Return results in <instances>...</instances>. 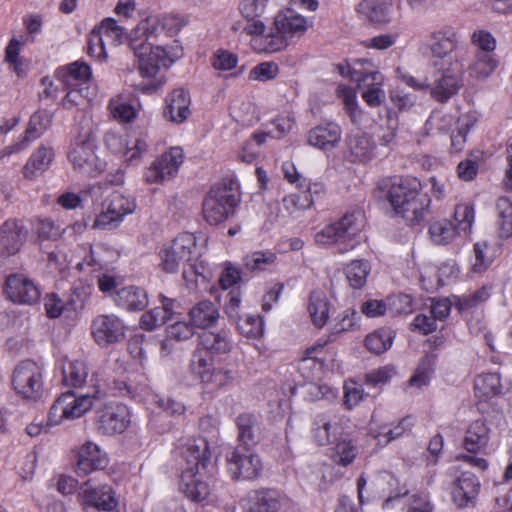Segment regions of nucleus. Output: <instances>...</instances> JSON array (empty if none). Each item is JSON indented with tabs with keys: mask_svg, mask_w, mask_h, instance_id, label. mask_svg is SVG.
Masks as SVG:
<instances>
[{
	"mask_svg": "<svg viewBox=\"0 0 512 512\" xmlns=\"http://www.w3.org/2000/svg\"><path fill=\"white\" fill-rule=\"evenodd\" d=\"M186 465L180 479V490L193 502H208L213 488L203 471L210 462V450L205 437L189 438L178 447Z\"/></svg>",
	"mask_w": 512,
	"mask_h": 512,
	"instance_id": "f257e3e1",
	"label": "nucleus"
},
{
	"mask_svg": "<svg viewBox=\"0 0 512 512\" xmlns=\"http://www.w3.org/2000/svg\"><path fill=\"white\" fill-rule=\"evenodd\" d=\"M379 188L396 216L410 225L425 219L431 200L427 194L422 193V184L417 178L394 177L383 181Z\"/></svg>",
	"mask_w": 512,
	"mask_h": 512,
	"instance_id": "f03ea898",
	"label": "nucleus"
},
{
	"mask_svg": "<svg viewBox=\"0 0 512 512\" xmlns=\"http://www.w3.org/2000/svg\"><path fill=\"white\" fill-rule=\"evenodd\" d=\"M310 27V22L292 9L279 11L269 29L261 35L264 50L269 53L286 48L294 38H299Z\"/></svg>",
	"mask_w": 512,
	"mask_h": 512,
	"instance_id": "7ed1b4c3",
	"label": "nucleus"
},
{
	"mask_svg": "<svg viewBox=\"0 0 512 512\" xmlns=\"http://www.w3.org/2000/svg\"><path fill=\"white\" fill-rule=\"evenodd\" d=\"M363 228L361 213H349L339 221L324 226L314 235L315 243L321 246L338 245L340 253L352 250L357 245L356 237Z\"/></svg>",
	"mask_w": 512,
	"mask_h": 512,
	"instance_id": "20e7f679",
	"label": "nucleus"
},
{
	"mask_svg": "<svg viewBox=\"0 0 512 512\" xmlns=\"http://www.w3.org/2000/svg\"><path fill=\"white\" fill-rule=\"evenodd\" d=\"M156 41L136 34L135 29L130 33L129 45L138 60L139 70L143 77L155 78L161 67H168L173 62L167 49L157 45Z\"/></svg>",
	"mask_w": 512,
	"mask_h": 512,
	"instance_id": "39448f33",
	"label": "nucleus"
},
{
	"mask_svg": "<svg viewBox=\"0 0 512 512\" xmlns=\"http://www.w3.org/2000/svg\"><path fill=\"white\" fill-rule=\"evenodd\" d=\"M199 255L196 237L191 233L178 235L171 243L164 245L159 251V267L166 273H176L180 266L194 268L192 261ZM188 271L183 269V277Z\"/></svg>",
	"mask_w": 512,
	"mask_h": 512,
	"instance_id": "423d86ee",
	"label": "nucleus"
},
{
	"mask_svg": "<svg viewBox=\"0 0 512 512\" xmlns=\"http://www.w3.org/2000/svg\"><path fill=\"white\" fill-rule=\"evenodd\" d=\"M96 151L95 137L87 123L71 143L68 159L75 170L86 175H95L105 168V162L98 157Z\"/></svg>",
	"mask_w": 512,
	"mask_h": 512,
	"instance_id": "0eeeda50",
	"label": "nucleus"
},
{
	"mask_svg": "<svg viewBox=\"0 0 512 512\" xmlns=\"http://www.w3.org/2000/svg\"><path fill=\"white\" fill-rule=\"evenodd\" d=\"M239 201L236 183L232 180L215 184L203 202V215L210 224L225 221Z\"/></svg>",
	"mask_w": 512,
	"mask_h": 512,
	"instance_id": "6e6552de",
	"label": "nucleus"
},
{
	"mask_svg": "<svg viewBox=\"0 0 512 512\" xmlns=\"http://www.w3.org/2000/svg\"><path fill=\"white\" fill-rule=\"evenodd\" d=\"M12 385L22 398L40 400L44 394L43 368L32 360L20 362L13 370Z\"/></svg>",
	"mask_w": 512,
	"mask_h": 512,
	"instance_id": "1a4fd4ad",
	"label": "nucleus"
},
{
	"mask_svg": "<svg viewBox=\"0 0 512 512\" xmlns=\"http://www.w3.org/2000/svg\"><path fill=\"white\" fill-rule=\"evenodd\" d=\"M96 400V395H76L70 391L61 394L50 408L49 424L57 425L63 420H73L81 417L95 406Z\"/></svg>",
	"mask_w": 512,
	"mask_h": 512,
	"instance_id": "9d476101",
	"label": "nucleus"
},
{
	"mask_svg": "<svg viewBox=\"0 0 512 512\" xmlns=\"http://www.w3.org/2000/svg\"><path fill=\"white\" fill-rule=\"evenodd\" d=\"M135 208L134 198L115 192L103 204L102 211L94 221V227L99 229L116 228L125 216L134 212Z\"/></svg>",
	"mask_w": 512,
	"mask_h": 512,
	"instance_id": "9b49d317",
	"label": "nucleus"
},
{
	"mask_svg": "<svg viewBox=\"0 0 512 512\" xmlns=\"http://www.w3.org/2000/svg\"><path fill=\"white\" fill-rule=\"evenodd\" d=\"M242 503L247 512H292L294 508L291 499L272 489L251 491Z\"/></svg>",
	"mask_w": 512,
	"mask_h": 512,
	"instance_id": "f8f14e48",
	"label": "nucleus"
},
{
	"mask_svg": "<svg viewBox=\"0 0 512 512\" xmlns=\"http://www.w3.org/2000/svg\"><path fill=\"white\" fill-rule=\"evenodd\" d=\"M227 466L235 479L253 480L262 471V463L257 454L249 447L239 445L227 455Z\"/></svg>",
	"mask_w": 512,
	"mask_h": 512,
	"instance_id": "ddd939ff",
	"label": "nucleus"
},
{
	"mask_svg": "<svg viewBox=\"0 0 512 512\" xmlns=\"http://www.w3.org/2000/svg\"><path fill=\"white\" fill-rule=\"evenodd\" d=\"M183 160L184 154L182 148H170L147 168L144 173L145 182L148 184H161L174 178Z\"/></svg>",
	"mask_w": 512,
	"mask_h": 512,
	"instance_id": "4468645a",
	"label": "nucleus"
},
{
	"mask_svg": "<svg viewBox=\"0 0 512 512\" xmlns=\"http://www.w3.org/2000/svg\"><path fill=\"white\" fill-rule=\"evenodd\" d=\"M130 423V412L126 405L110 402L96 411V429L104 435H114L126 430Z\"/></svg>",
	"mask_w": 512,
	"mask_h": 512,
	"instance_id": "2eb2a0df",
	"label": "nucleus"
},
{
	"mask_svg": "<svg viewBox=\"0 0 512 512\" xmlns=\"http://www.w3.org/2000/svg\"><path fill=\"white\" fill-rule=\"evenodd\" d=\"M187 22V18L180 14L150 15L141 20L134 29L136 34L145 36L146 39L157 40L163 31L171 35L178 33Z\"/></svg>",
	"mask_w": 512,
	"mask_h": 512,
	"instance_id": "dca6fc26",
	"label": "nucleus"
},
{
	"mask_svg": "<svg viewBox=\"0 0 512 512\" xmlns=\"http://www.w3.org/2000/svg\"><path fill=\"white\" fill-rule=\"evenodd\" d=\"M78 500L83 509L94 508L99 511H112L117 500L109 485L95 486L92 480L83 483L78 492Z\"/></svg>",
	"mask_w": 512,
	"mask_h": 512,
	"instance_id": "f3484780",
	"label": "nucleus"
},
{
	"mask_svg": "<svg viewBox=\"0 0 512 512\" xmlns=\"http://www.w3.org/2000/svg\"><path fill=\"white\" fill-rule=\"evenodd\" d=\"M91 334L98 345L106 347L124 339L125 325L114 314L98 315L92 320Z\"/></svg>",
	"mask_w": 512,
	"mask_h": 512,
	"instance_id": "a211bd4d",
	"label": "nucleus"
},
{
	"mask_svg": "<svg viewBox=\"0 0 512 512\" xmlns=\"http://www.w3.org/2000/svg\"><path fill=\"white\" fill-rule=\"evenodd\" d=\"M269 0H242L239 4V11L245 19V23L233 25V30H242L249 36H260L266 31V25L261 20L266 11Z\"/></svg>",
	"mask_w": 512,
	"mask_h": 512,
	"instance_id": "6ab92c4d",
	"label": "nucleus"
},
{
	"mask_svg": "<svg viewBox=\"0 0 512 512\" xmlns=\"http://www.w3.org/2000/svg\"><path fill=\"white\" fill-rule=\"evenodd\" d=\"M4 292L10 301L24 305L37 303L41 295L37 285L23 274L8 276L5 281Z\"/></svg>",
	"mask_w": 512,
	"mask_h": 512,
	"instance_id": "aec40b11",
	"label": "nucleus"
},
{
	"mask_svg": "<svg viewBox=\"0 0 512 512\" xmlns=\"http://www.w3.org/2000/svg\"><path fill=\"white\" fill-rule=\"evenodd\" d=\"M463 448L473 454H488L493 450L491 429L485 419L478 418L468 424L463 438Z\"/></svg>",
	"mask_w": 512,
	"mask_h": 512,
	"instance_id": "412c9836",
	"label": "nucleus"
},
{
	"mask_svg": "<svg viewBox=\"0 0 512 512\" xmlns=\"http://www.w3.org/2000/svg\"><path fill=\"white\" fill-rule=\"evenodd\" d=\"M108 462L106 452L98 444L86 441L77 450L76 473L80 476H86L93 471L104 469Z\"/></svg>",
	"mask_w": 512,
	"mask_h": 512,
	"instance_id": "4be33fe9",
	"label": "nucleus"
},
{
	"mask_svg": "<svg viewBox=\"0 0 512 512\" xmlns=\"http://www.w3.org/2000/svg\"><path fill=\"white\" fill-rule=\"evenodd\" d=\"M340 417L332 412L315 416L312 426V438L319 446L334 443L342 431Z\"/></svg>",
	"mask_w": 512,
	"mask_h": 512,
	"instance_id": "5701e85b",
	"label": "nucleus"
},
{
	"mask_svg": "<svg viewBox=\"0 0 512 512\" xmlns=\"http://www.w3.org/2000/svg\"><path fill=\"white\" fill-rule=\"evenodd\" d=\"M457 43V30L452 26L445 25L434 29L430 33L427 48L432 57L443 59L455 49Z\"/></svg>",
	"mask_w": 512,
	"mask_h": 512,
	"instance_id": "b1692460",
	"label": "nucleus"
},
{
	"mask_svg": "<svg viewBox=\"0 0 512 512\" xmlns=\"http://www.w3.org/2000/svg\"><path fill=\"white\" fill-rule=\"evenodd\" d=\"M198 341V346L215 358L227 355L233 349L232 334L226 328L217 331H203L199 335Z\"/></svg>",
	"mask_w": 512,
	"mask_h": 512,
	"instance_id": "393cba45",
	"label": "nucleus"
},
{
	"mask_svg": "<svg viewBox=\"0 0 512 512\" xmlns=\"http://www.w3.org/2000/svg\"><path fill=\"white\" fill-rule=\"evenodd\" d=\"M26 239L23 225L17 220H7L0 227V257L16 254Z\"/></svg>",
	"mask_w": 512,
	"mask_h": 512,
	"instance_id": "a878e982",
	"label": "nucleus"
},
{
	"mask_svg": "<svg viewBox=\"0 0 512 512\" xmlns=\"http://www.w3.org/2000/svg\"><path fill=\"white\" fill-rule=\"evenodd\" d=\"M479 489V479L471 472H463L452 483V500L457 506L465 507L477 497Z\"/></svg>",
	"mask_w": 512,
	"mask_h": 512,
	"instance_id": "bb28decb",
	"label": "nucleus"
},
{
	"mask_svg": "<svg viewBox=\"0 0 512 512\" xmlns=\"http://www.w3.org/2000/svg\"><path fill=\"white\" fill-rule=\"evenodd\" d=\"M462 86L461 69L448 68L429 87L431 96L439 102H446L456 95Z\"/></svg>",
	"mask_w": 512,
	"mask_h": 512,
	"instance_id": "cd10ccee",
	"label": "nucleus"
},
{
	"mask_svg": "<svg viewBox=\"0 0 512 512\" xmlns=\"http://www.w3.org/2000/svg\"><path fill=\"white\" fill-rule=\"evenodd\" d=\"M113 301L119 308L138 312L144 310L149 303L147 292L138 286L130 285L117 290L113 294Z\"/></svg>",
	"mask_w": 512,
	"mask_h": 512,
	"instance_id": "c85d7f7f",
	"label": "nucleus"
},
{
	"mask_svg": "<svg viewBox=\"0 0 512 512\" xmlns=\"http://www.w3.org/2000/svg\"><path fill=\"white\" fill-rule=\"evenodd\" d=\"M105 142L110 149L115 153L122 154L127 161H133L141 157L148 148V144L144 139H129L127 135L118 136L116 134H110L106 136Z\"/></svg>",
	"mask_w": 512,
	"mask_h": 512,
	"instance_id": "c756f323",
	"label": "nucleus"
},
{
	"mask_svg": "<svg viewBox=\"0 0 512 512\" xmlns=\"http://www.w3.org/2000/svg\"><path fill=\"white\" fill-rule=\"evenodd\" d=\"M342 130L336 123L330 122L312 128L307 134L308 143L318 149L328 151L335 148L341 140Z\"/></svg>",
	"mask_w": 512,
	"mask_h": 512,
	"instance_id": "7c9ffc66",
	"label": "nucleus"
},
{
	"mask_svg": "<svg viewBox=\"0 0 512 512\" xmlns=\"http://www.w3.org/2000/svg\"><path fill=\"white\" fill-rule=\"evenodd\" d=\"M190 103V96L184 89L174 90L166 98L165 118L178 124L184 122L190 114Z\"/></svg>",
	"mask_w": 512,
	"mask_h": 512,
	"instance_id": "2f4dec72",
	"label": "nucleus"
},
{
	"mask_svg": "<svg viewBox=\"0 0 512 512\" xmlns=\"http://www.w3.org/2000/svg\"><path fill=\"white\" fill-rule=\"evenodd\" d=\"M53 158L54 152L51 147L39 146L24 165L23 176L28 180L37 179L49 168Z\"/></svg>",
	"mask_w": 512,
	"mask_h": 512,
	"instance_id": "473e14b6",
	"label": "nucleus"
},
{
	"mask_svg": "<svg viewBox=\"0 0 512 512\" xmlns=\"http://www.w3.org/2000/svg\"><path fill=\"white\" fill-rule=\"evenodd\" d=\"M188 316L195 329L206 330L218 322L220 314L214 303L203 300L190 309Z\"/></svg>",
	"mask_w": 512,
	"mask_h": 512,
	"instance_id": "72a5a7b5",
	"label": "nucleus"
},
{
	"mask_svg": "<svg viewBox=\"0 0 512 512\" xmlns=\"http://www.w3.org/2000/svg\"><path fill=\"white\" fill-rule=\"evenodd\" d=\"M349 157L353 162L366 163L374 157L375 143L362 132L351 134L347 139Z\"/></svg>",
	"mask_w": 512,
	"mask_h": 512,
	"instance_id": "f704fd0d",
	"label": "nucleus"
},
{
	"mask_svg": "<svg viewBox=\"0 0 512 512\" xmlns=\"http://www.w3.org/2000/svg\"><path fill=\"white\" fill-rule=\"evenodd\" d=\"M341 74L349 76L363 91L382 85L384 80L382 74L378 71L366 69L362 61H357L352 67L341 68Z\"/></svg>",
	"mask_w": 512,
	"mask_h": 512,
	"instance_id": "c9c22d12",
	"label": "nucleus"
},
{
	"mask_svg": "<svg viewBox=\"0 0 512 512\" xmlns=\"http://www.w3.org/2000/svg\"><path fill=\"white\" fill-rule=\"evenodd\" d=\"M413 425L414 421L412 417L403 418L394 426L390 424L376 426L374 421H372L369 432L379 444L386 445L390 441L402 436L406 431L410 430Z\"/></svg>",
	"mask_w": 512,
	"mask_h": 512,
	"instance_id": "e433bc0d",
	"label": "nucleus"
},
{
	"mask_svg": "<svg viewBox=\"0 0 512 512\" xmlns=\"http://www.w3.org/2000/svg\"><path fill=\"white\" fill-rule=\"evenodd\" d=\"M307 309L311 321L316 327L321 328L326 324L329 318L330 303L323 292L313 291L310 294Z\"/></svg>",
	"mask_w": 512,
	"mask_h": 512,
	"instance_id": "4c0bfd02",
	"label": "nucleus"
},
{
	"mask_svg": "<svg viewBox=\"0 0 512 512\" xmlns=\"http://www.w3.org/2000/svg\"><path fill=\"white\" fill-rule=\"evenodd\" d=\"M357 12L374 23L389 21L390 4L386 0H363L356 8Z\"/></svg>",
	"mask_w": 512,
	"mask_h": 512,
	"instance_id": "58836bf2",
	"label": "nucleus"
},
{
	"mask_svg": "<svg viewBox=\"0 0 512 512\" xmlns=\"http://www.w3.org/2000/svg\"><path fill=\"white\" fill-rule=\"evenodd\" d=\"M215 357L197 345L190 360V369L193 375L204 383L211 377V370L214 368Z\"/></svg>",
	"mask_w": 512,
	"mask_h": 512,
	"instance_id": "ea45409f",
	"label": "nucleus"
},
{
	"mask_svg": "<svg viewBox=\"0 0 512 512\" xmlns=\"http://www.w3.org/2000/svg\"><path fill=\"white\" fill-rule=\"evenodd\" d=\"M428 232L434 244L447 245L455 240L459 230L454 223L447 219H442L433 221L429 226Z\"/></svg>",
	"mask_w": 512,
	"mask_h": 512,
	"instance_id": "a19ab883",
	"label": "nucleus"
},
{
	"mask_svg": "<svg viewBox=\"0 0 512 512\" xmlns=\"http://www.w3.org/2000/svg\"><path fill=\"white\" fill-rule=\"evenodd\" d=\"M238 440L244 447L254 445L259 441L257 418L251 414H241L237 418Z\"/></svg>",
	"mask_w": 512,
	"mask_h": 512,
	"instance_id": "79ce46f5",
	"label": "nucleus"
},
{
	"mask_svg": "<svg viewBox=\"0 0 512 512\" xmlns=\"http://www.w3.org/2000/svg\"><path fill=\"white\" fill-rule=\"evenodd\" d=\"M394 338V331L389 328H381L368 334L364 344L369 352L380 355L391 348Z\"/></svg>",
	"mask_w": 512,
	"mask_h": 512,
	"instance_id": "37998d69",
	"label": "nucleus"
},
{
	"mask_svg": "<svg viewBox=\"0 0 512 512\" xmlns=\"http://www.w3.org/2000/svg\"><path fill=\"white\" fill-rule=\"evenodd\" d=\"M370 271L371 265L366 260H353L344 269L346 279L354 289H361L366 285Z\"/></svg>",
	"mask_w": 512,
	"mask_h": 512,
	"instance_id": "c03bdc74",
	"label": "nucleus"
},
{
	"mask_svg": "<svg viewBox=\"0 0 512 512\" xmlns=\"http://www.w3.org/2000/svg\"><path fill=\"white\" fill-rule=\"evenodd\" d=\"M63 383L66 386H81L88 376V369L80 360L66 361L62 367Z\"/></svg>",
	"mask_w": 512,
	"mask_h": 512,
	"instance_id": "a18cd8bd",
	"label": "nucleus"
},
{
	"mask_svg": "<svg viewBox=\"0 0 512 512\" xmlns=\"http://www.w3.org/2000/svg\"><path fill=\"white\" fill-rule=\"evenodd\" d=\"M474 389L479 397L489 398L498 395L502 389L500 375L487 373L478 376L474 382Z\"/></svg>",
	"mask_w": 512,
	"mask_h": 512,
	"instance_id": "49530a36",
	"label": "nucleus"
},
{
	"mask_svg": "<svg viewBox=\"0 0 512 512\" xmlns=\"http://www.w3.org/2000/svg\"><path fill=\"white\" fill-rule=\"evenodd\" d=\"M435 357L425 355L419 362L414 374L410 377L408 384L410 387L420 389L429 384L434 373Z\"/></svg>",
	"mask_w": 512,
	"mask_h": 512,
	"instance_id": "de8ad7c7",
	"label": "nucleus"
},
{
	"mask_svg": "<svg viewBox=\"0 0 512 512\" xmlns=\"http://www.w3.org/2000/svg\"><path fill=\"white\" fill-rule=\"evenodd\" d=\"M67 93L62 100V105L66 109L75 106H85L90 101V88L88 83H77L73 86H67Z\"/></svg>",
	"mask_w": 512,
	"mask_h": 512,
	"instance_id": "09e8293b",
	"label": "nucleus"
},
{
	"mask_svg": "<svg viewBox=\"0 0 512 512\" xmlns=\"http://www.w3.org/2000/svg\"><path fill=\"white\" fill-rule=\"evenodd\" d=\"M334 443L335 445L332 448L331 454L333 461L343 466L351 464L358 454L357 447L352 443L351 440L347 439H337Z\"/></svg>",
	"mask_w": 512,
	"mask_h": 512,
	"instance_id": "8fccbe9b",
	"label": "nucleus"
},
{
	"mask_svg": "<svg viewBox=\"0 0 512 512\" xmlns=\"http://www.w3.org/2000/svg\"><path fill=\"white\" fill-rule=\"evenodd\" d=\"M496 68V61L488 53H477L468 68L469 75L476 79L488 77Z\"/></svg>",
	"mask_w": 512,
	"mask_h": 512,
	"instance_id": "3c124183",
	"label": "nucleus"
},
{
	"mask_svg": "<svg viewBox=\"0 0 512 512\" xmlns=\"http://www.w3.org/2000/svg\"><path fill=\"white\" fill-rule=\"evenodd\" d=\"M499 233L502 238L512 235V204L507 198H501L496 205Z\"/></svg>",
	"mask_w": 512,
	"mask_h": 512,
	"instance_id": "603ef678",
	"label": "nucleus"
},
{
	"mask_svg": "<svg viewBox=\"0 0 512 512\" xmlns=\"http://www.w3.org/2000/svg\"><path fill=\"white\" fill-rule=\"evenodd\" d=\"M456 122V114L447 111H434L426 122V128L430 132H448Z\"/></svg>",
	"mask_w": 512,
	"mask_h": 512,
	"instance_id": "864d4df0",
	"label": "nucleus"
},
{
	"mask_svg": "<svg viewBox=\"0 0 512 512\" xmlns=\"http://www.w3.org/2000/svg\"><path fill=\"white\" fill-rule=\"evenodd\" d=\"M493 258V248L487 242H477L474 245L473 271L477 273L485 271L491 265Z\"/></svg>",
	"mask_w": 512,
	"mask_h": 512,
	"instance_id": "5fc2aeb1",
	"label": "nucleus"
},
{
	"mask_svg": "<svg viewBox=\"0 0 512 512\" xmlns=\"http://www.w3.org/2000/svg\"><path fill=\"white\" fill-rule=\"evenodd\" d=\"M97 30L101 33L103 39L113 46L121 44L125 38L124 28L119 26L112 18L103 20Z\"/></svg>",
	"mask_w": 512,
	"mask_h": 512,
	"instance_id": "6e6d98bb",
	"label": "nucleus"
},
{
	"mask_svg": "<svg viewBox=\"0 0 512 512\" xmlns=\"http://www.w3.org/2000/svg\"><path fill=\"white\" fill-rule=\"evenodd\" d=\"M112 116L122 122H131L137 115L136 108L121 98H113L109 102Z\"/></svg>",
	"mask_w": 512,
	"mask_h": 512,
	"instance_id": "4d7b16f0",
	"label": "nucleus"
},
{
	"mask_svg": "<svg viewBox=\"0 0 512 512\" xmlns=\"http://www.w3.org/2000/svg\"><path fill=\"white\" fill-rule=\"evenodd\" d=\"M313 199L307 193H291L283 198V207L291 215L310 208Z\"/></svg>",
	"mask_w": 512,
	"mask_h": 512,
	"instance_id": "13d9d810",
	"label": "nucleus"
},
{
	"mask_svg": "<svg viewBox=\"0 0 512 512\" xmlns=\"http://www.w3.org/2000/svg\"><path fill=\"white\" fill-rule=\"evenodd\" d=\"M91 76L90 67L82 62H74L67 66L65 75L66 86H73L77 83H87Z\"/></svg>",
	"mask_w": 512,
	"mask_h": 512,
	"instance_id": "bf43d9fd",
	"label": "nucleus"
},
{
	"mask_svg": "<svg viewBox=\"0 0 512 512\" xmlns=\"http://www.w3.org/2000/svg\"><path fill=\"white\" fill-rule=\"evenodd\" d=\"M275 254L257 251L244 257V264L251 271H263L274 263Z\"/></svg>",
	"mask_w": 512,
	"mask_h": 512,
	"instance_id": "052dcab7",
	"label": "nucleus"
},
{
	"mask_svg": "<svg viewBox=\"0 0 512 512\" xmlns=\"http://www.w3.org/2000/svg\"><path fill=\"white\" fill-rule=\"evenodd\" d=\"M236 321L239 332L246 337H258L263 332V323L258 315H246Z\"/></svg>",
	"mask_w": 512,
	"mask_h": 512,
	"instance_id": "680f3d73",
	"label": "nucleus"
},
{
	"mask_svg": "<svg viewBox=\"0 0 512 512\" xmlns=\"http://www.w3.org/2000/svg\"><path fill=\"white\" fill-rule=\"evenodd\" d=\"M454 221L459 231H469L474 221L473 207L467 204L457 205L454 210Z\"/></svg>",
	"mask_w": 512,
	"mask_h": 512,
	"instance_id": "e2e57ef3",
	"label": "nucleus"
},
{
	"mask_svg": "<svg viewBox=\"0 0 512 512\" xmlns=\"http://www.w3.org/2000/svg\"><path fill=\"white\" fill-rule=\"evenodd\" d=\"M279 73V67L274 62H263L251 69L249 79L253 81H269L274 79Z\"/></svg>",
	"mask_w": 512,
	"mask_h": 512,
	"instance_id": "0e129e2a",
	"label": "nucleus"
},
{
	"mask_svg": "<svg viewBox=\"0 0 512 512\" xmlns=\"http://www.w3.org/2000/svg\"><path fill=\"white\" fill-rule=\"evenodd\" d=\"M166 321L168 320L165 316V311L160 309V307H155L142 314L140 318V325L141 328L147 331H152L162 326Z\"/></svg>",
	"mask_w": 512,
	"mask_h": 512,
	"instance_id": "69168bd1",
	"label": "nucleus"
},
{
	"mask_svg": "<svg viewBox=\"0 0 512 512\" xmlns=\"http://www.w3.org/2000/svg\"><path fill=\"white\" fill-rule=\"evenodd\" d=\"M395 375V369L392 366H384L374 369L365 375V383L371 387L385 385Z\"/></svg>",
	"mask_w": 512,
	"mask_h": 512,
	"instance_id": "338daca9",
	"label": "nucleus"
},
{
	"mask_svg": "<svg viewBox=\"0 0 512 512\" xmlns=\"http://www.w3.org/2000/svg\"><path fill=\"white\" fill-rule=\"evenodd\" d=\"M237 64V55L224 49L217 50L212 58V66L219 71L232 70Z\"/></svg>",
	"mask_w": 512,
	"mask_h": 512,
	"instance_id": "774afa93",
	"label": "nucleus"
}]
</instances>
